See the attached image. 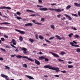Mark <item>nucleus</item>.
I'll return each mask as SVG.
<instances>
[{
  "instance_id": "1",
  "label": "nucleus",
  "mask_w": 80,
  "mask_h": 80,
  "mask_svg": "<svg viewBox=\"0 0 80 80\" xmlns=\"http://www.w3.org/2000/svg\"><path fill=\"white\" fill-rule=\"evenodd\" d=\"M44 68H49L50 70H56V72H58L59 71V68L52 67L50 65H47L44 66Z\"/></svg>"
},
{
  "instance_id": "2",
  "label": "nucleus",
  "mask_w": 80,
  "mask_h": 80,
  "mask_svg": "<svg viewBox=\"0 0 80 80\" xmlns=\"http://www.w3.org/2000/svg\"><path fill=\"white\" fill-rule=\"evenodd\" d=\"M37 6L38 7L40 8L39 9L40 10H41V11H46L47 10H48V8H42L43 7L42 6H40L38 5H37Z\"/></svg>"
},
{
  "instance_id": "3",
  "label": "nucleus",
  "mask_w": 80,
  "mask_h": 80,
  "mask_svg": "<svg viewBox=\"0 0 80 80\" xmlns=\"http://www.w3.org/2000/svg\"><path fill=\"white\" fill-rule=\"evenodd\" d=\"M16 57H17V58H27L28 60H33L32 59L28 58V57H27L22 56L20 55L17 56Z\"/></svg>"
},
{
  "instance_id": "4",
  "label": "nucleus",
  "mask_w": 80,
  "mask_h": 80,
  "mask_svg": "<svg viewBox=\"0 0 80 80\" xmlns=\"http://www.w3.org/2000/svg\"><path fill=\"white\" fill-rule=\"evenodd\" d=\"M1 75L3 78H5V79L7 80H10V79L8 78V76L6 75L3 74H1Z\"/></svg>"
},
{
  "instance_id": "5",
  "label": "nucleus",
  "mask_w": 80,
  "mask_h": 80,
  "mask_svg": "<svg viewBox=\"0 0 80 80\" xmlns=\"http://www.w3.org/2000/svg\"><path fill=\"white\" fill-rule=\"evenodd\" d=\"M0 9H8V10H11V8L9 7H5V6L1 7Z\"/></svg>"
},
{
  "instance_id": "6",
  "label": "nucleus",
  "mask_w": 80,
  "mask_h": 80,
  "mask_svg": "<svg viewBox=\"0 0 80 80\" xmlns=\"http://www.w3.org/2000/svg\"><path fill=\"white\" fill-rule=\"evenodd\" d=\"M49 53H51V54L53 55V56L55 57H59V56H58V54H55L54 53H53L51 52H50Z\"/></svg>"
},
{
  "instance_id": "7",
  "label": "nucleus",
  "mask_w": 80,
  "mask_h": 80,
  "mask_svg": "<svg viewBox=\"0 0 80 80\" xmlns=\"http://www.w3.org/2000/svg\"><path fill=\"white\" fill-rule=\"evenodd\" d=\"M15 31H16V32H19V33H21V34H25V32L24 31H20L18 29H15Z\"/></svg>"
},
{
  "instance_id": "8",
  "label": "nucleus",
  "mask_w": 80,
  "mask_h": 80,
  "mask_svg": "<svg viewBox=\"0 0 80 80\" xmlns=\"http://www.w3.org/2000/svg\"><path fill=\"white\" fill-rule=\"evenodd\" d=\"M39 60H43V59H45V60H48V59L45 58L43 56H41L39 57Z\"/></svg>"
},
{
  "instance_id": "9",
  "label": "nucleus",
  "mask_w": 80,
  "mask_h": 80,
  "mask_svg": "<svg viewBox=\"0 0 80 80\" xmlns=\"http://www.w3.org/2000/svg\"><path fill=\"white\" fill-rule=\"evenodd\" d=\"M64 15L66 17H68L69 20H72V17H70V16L68 15L65 14Z\"/></svg>"
},
{
  "instance_id": "10",
  "label": "nucleus",
  "mask_w": 80,
  "mask_h": 80,
  "mask_svg": "<svg viewBox=\"0 0 80 80\" xmlns=\"http://www.w3.org/2000/svg\"><path fill=\"white\" fill-rule=\"evenodd\" d=\"M25 26H31V27H32L33 26V24H32V23H26L25 24Z\"/></svg>"
},
{
  "instance_id": "11",
  "label": "nucleus",
  "mask_w": 80,
  "mask_h": 80,
  "mask_svg": "<svg viewBox=\"0 0 80 80\" xmlns=\"http://www.w3.org/2000/svg\"><path fill=\"white\" fill-rule=\"evenodd\" d=\"M55 10L56 12H62V11H63V10H64V9H62V10H60L59 9H55Z\"/></svg>"
},
{
  "instance_id": "12",
  "label": "nucleus",
  "mask_w": 80,
  "mask_h": 80,
  "mask_svg": "<svg viewBox=\"0 0 80 80\" xmlns=\"http://www.w3.org/2000/svg\"><path fill=\"white\" fill-rule=\"evenodd\" d=\"M32 22L33 23H35V24H36V25H42V23H39L38 22H36L35 20H33Z\"/></svg>"
},
{
  "instance_id": "13",
  "label": "nucleus",
  "mask_w": 80,
  "mask_h": 80,
  "mask_svg": "<svg viewBox=\"0 0 80 80\" xmlns=\"http://www.w3.org/2000/svg\"><path fill=\"white\" fill-rule=\"evenodd\" d=\"M26 76L29 79H31V80H33L34 78L32 77V76H29L28 75H26Z\"/></svg>"
},
{
  "instance_id": "14",
  "label": "nucleus",
  "mask_w": 80,
  "mask_h": 80,
  "mask_svg": "<svg viewBox=\"0 0 80 80\" xmlns=\"http://www.w3.org/2000/svg\"><path fill=\"white\" fill-rule=\"evenodd\" d=\"M10 24V23H9L7 22H5L4 23H0V25H8Z\"/></svg>"
},
{
  "instance_id": "15",
  "label": "nucleus",
  "mask_w": 80,
  "mask_h": 80,
  "mask_svg": "<svg viewBox=\"0 0 80 80\" xmlns=\"http://www.w3.org/2000/svg\"><path fill=\"white\" fill-rule=\"evenodd\" d=\"M35 62L37 65H40V62L38 60H35Z\"/></svg>"
},
{
  "instance_id": "16",
  "label": "nucleus",
  "mask_w": 80,
  "mask_h": 80,
  "mask_svg": "<svg viewBox=\"0 0 80 80\" xmlns=\"http://www.w3.org/2000/svg\"><path fill=\"white\" fill-rule=\"evenodd\" d=\"M12 41L13 43V45H16V41H15V39H12Z\"/></svg>"
},
{
  "instance_id": "17",
  "label": "nucleus",
  "mask_w": 80,
  "mask_h": 80,
  "mask_svg": "<svg viewBox=\"0 0 80 80\" xmlns=\"http://www.w3.org/2000/svg\"><path fill=\"white\" fill-rule=\"evenodd\" d=\"M26 11L28 13H29V12H30L31 13H34V12L33 11L28 9Z\"/></svg>"
},
{
  "instance_id": "18",
  "label": "nucleus",
  "mask_w": 80,
  "mask_h": 80,
  "mask_svg": "<svg viewBox=\"0 0 80 80\" xmlns=\"http://www.w3.org/2000/svg\"><path fill=\"white\" fill-rule=\"evenodd\" d=\"M56 37H57V39H58L59 40H62V38L60 37L58 35H56Z\"/></svg>"
},
{
  "instance_id": "19",
  "label": "nucleus",
  "mask_w": 80,
  "mask_h": 80,
  "mask_svg": "<svg viewBox=\"0 0 80 80\" xmlns=\"http://www.w3.org/2000/svg\"><path fill=\"white\" fill-rule=\"evenodd\" d=\"M74 4L75 5H76V6H77V7H80V3L79 4H78V3H75Z\"/></svg>"
},
{
  "instance_id": "20",
  "label": "nucleus",
  "mask_w": 80,
  "mask_h": 80,
  "mask_svg": "<svg viewBox=\"0 0 80 80\" xmlns=\"http://www.w3.org/2000/svg\"><path fill=\"white\" fill-rule=\"evenodd\" d=\"M22 66L25 68H27V67H28V65L26 64H22Z\"/></svg>"
},
{
  "instance_id": "21",
  "label": "nucleus",
  "mask_w": 80,
  "mask_h": 80,
  "mask_svg": "<svg viewBox=\"0 0 80 80\" xmlns=\"http://www.w3.org/2000/svg\"><path fill=\"white\" fill-rule=\"evenodd\" d=\"M19 39L20 42H22V41H23V38H22V37L21 36L19 37Z\"/></svg>"
},
{
  "instance_id": "22",
  "label": "nucleus",
  "mask_w": 80,
  "mask_h": 80,
  "mask_svg": "<svg viewBox=\"0 0 80 80\" xmlns=\"http://www.w3.org/2000/svg\"><path fill=\"white\" fill-rule=\"evenodd\" d=\"M72 46V47H80V46H79V45H73Z\"/></svg>"
},
{
  "instance_id": "23",
  "label": "nucleus",
  "mask_w": 80,
  "mask_h": 80,
  "mask_svg": "<svg viewBox=\"0 0 80 80\" xmlns=\"http://www.w3.org/2000/svg\"><path fill=\"white\" fill-rule=\"evenodd\" d=\"M68 68H73V66H72V65H68Z\"/></svg>"
},
{
  "instance_id": "24",
  "label": "nucleus",
  "mask_w": 80,
  "mask_h": 80,
  "mask_svg": "<svg viewBox=\"0 0 80 80\" xmlns=\"http://www.w3.org/2000/svg\"><path fill=\"white\" fill-rule=\"evenodd\" d=\"M71 15L73 16H74V17H78V15L77 14L72 13L71 14Z\"/></svg>"
},
{
  "instance_id": "25",
  "label": "nucleus",
  "mask_w": 80,
  "mask_h": 80,
  "mask_svg": "<svg viewBox=\"0 0 80 80\" xmlns=\"http://www.w3.org/2000/svg\"><path fill=\"white\" fill-rule=\"evenodd\" d=\"M72 35H73V34L72 33H70L68 35V37H70V38H72Z\"/></svg>"
},
{
  "instance_id": "26",
  "label": "nucleus",
  "mask_w": 80,
  "mask_h": 80,
  "mask_svg": "<svg viewBox=\"0 0 80 80\" xmlns=\"http://www.w3.org/2000/svg\"><path fill=\"white\" fill-rule=\"evenodd\" d=\"M50 26L51 28H52L53 30H54V29H55V26H54L53 25H51Z\"/></svg>"
},
{
  "instance_id": "27",
  "label": "nucleus",
  "mask_w": 80,
  "mask_h": 80,
  "mask_svg": "<svg viewBox=\"0 0 80 80\" xmlns=\"http://www.w3.org/2000/svg\"><path fill=\"white\" fill-rule=\"evenodd\" d=\"M30 42L31 43H33V42H34V40H33V39H30L29 40Z\"/></svg>"
},
{
  "instance_id": "28",
  "label": "nucleus",
  "mask_w": 80,
  "mask_h": 80,
  "mask_svg": "<svg viewBox=\"0 0 80 80\" xmlns=\"http://www.w3.org/2000/svg\"><path fill=\"white\" fill-rule=\"evenodd\" d=\"M21 50H23V51H25L26 50H27V49H26V48H21Z\"/></svg>"
},
{
  "instance_id": "29",
  "label": "nucleus",
  "mask_w": 80,
  "mask_h": 80,
  "mask_svg": "<svg viewBox=\"0 0 80 80\" xmlns=\"http://www.w3.org/2000/svg\"><path fill=\"white\" fill-rule=\"evenodd\" d=\"M71 8V6L70 5H68V6L66 7V9L67 10H68V9H69V8Z\"/></svg>"
},
{
  "instance_id": "30",
  "label": "nucleus",
  "mask_w": 80,
  "mask_h": 80,
  "mask_svg": "<svg viewBox=\"0 0 80 80\" xmlns=\"http://www.w3.org/2000/svg\"><path fill=\"white\" fill-rule=\"evenodd\" d=\"M39 38H40V39H41V40H42L44 38L43 37V36L41 35H39Z\"/></svg>"
},
{
  "instance_id": "31",
  "label": "nucleus",
  "mask_w": 80,
  "mask_h": 80,
  "mask_svg": "<svg viewBox=\"0 0 80 80\" xmlns=\"http://www.w3.org/2000/svg\"><path fill=\"white\" fill-rule=\"evenodd\" d=\"M76 51L78 53H80V48H77V50H76Z\"/></svg>"
},
{
  "instance_id": "32",
  "label": "nucleus",
  "mask_w": 80,
  "mask_h": 80,
  "mask_svg": "<svg viewBox=\"0 0 80 80\" xmlns=\"http://www.w3.org/2000/svg\"><path fill=\"white\" fill-rule=\"evenodd\" d=\"M60 54H61V55H63L64 54H65V53L63 52H61Z\"/></svg>"
},
{
  "instance_id": "33",
  "label": "nucleus",
  "mask_w": 80,
  "mask_h": 80,
  "mask_svg": "<svg viewBox=\"0 0 80 80\" xmlns=\"http://www.w3.org/2000/svg\"><path fill=\"white\" fill-rule=\"evenodd\" d=\"M0 50H2V51L4 52H6V50H5V49H3L2 48H1Z\"/></svg>"
},
{
  "instance_id": "34",
  "label": "nucleus",
  "mask_w": 80,
  "mask_h": 80,
  "mask_svg": "<svg viewBox=\"0 0 80 80\" xmlns=\"http://www.w3.org/2000/svg\"><path fill=\"white\" fill-rule=\"evenodd\" d=\"M74 37L75 38H78L79 37V36L77 34H75V35L74 36Z\"/></svg>"
},
{
  "instance_id": "35",
  "label": "nucleus",
  "mask_w": 80,
  "mask_h": 80,
  "mask_svg": "<svg viewBox=\"0 0 80 80\" xmlns=\"http://www.w3.org/2000/svg\"><path fill=\"white\" fill-rule=\"evenodd\" d=\"M35 36H36V39H37V40H38V34H36L35 35Z\"/></svg>"
},
{
  "instance_id": "36",
  "label": "nucleus",
  "mask_w": 80,
  "mask_h": 80,
  "mask_svg": "<svg viewBox=\"0 0 80 80\" xmlns=\"http://www.w3.org/2000/svg\"><path fill=\"white\" fill-rule=\"evenodd\" d=\"M48 9V10H52V11L55 10V9L49 8Z\"/></svg>"
},
{
  "instance_id": "37",
  "label": "nucleus",
  "mask_w": 80,
  "mask_h": 80,
  "mask_svg": "<svg viewBox=\"0 0 80 80\" xmlns=\"http://www.w3.org/2000/svg\"><path fill=\"white\" fill-rule=\"evenodd\" d=\"M71 28L72 29H73V30H77V28H76L75 27L73 28V27H72Z\"/></svg>"
},
{
  "instance_id": "38",
  "label": "nucleus",
  "mask_w": 80,
  "mask_h": 80,
  "mask_svg": "<svg viewBox=\"0 0 80 80\" xmlns=\"http://www.w3.org/2000/svg\"><path fill=\"white\" fill-rule=\"evenodd\" d=\"M10 45L12 46V47H13V48H17V47L14 46V45H13L12 44H10Z\"/></svg>"
},
{
  "instance_id": "39",
  "label": "nucleus",
  "mask_w": 80,
  "mask_h": 80,
  "mask_svg": "<svg viewBox=\"0 0 80 80\" xmlns=\"http://www.w3.org/2000/svg\"><path fill=\"white\" fill-rule=\"evenodd\" d=\"M16 18L18 19V20H22V18L21 17H17Z\"/></svg>"
},
{
  "instance_id": "40",
  "label": "nucleus",
  "mask_w": 80,
  "mask_h": 80,
  "mask_svg": "<svg viewBox=\"0 0 80 80\" xmlns=\"http://www.w3.org/2000/svg\"><path fill=\"white\" fill-rule=\"evenodd\" d=\"M5 67H6V69H8V70H10V68L9 67L7 66H6Z\"/></svg>"
},
{
  "instance_id": "41",
  "label": "nucleus",
  "mask_w": 80,
  "mask_h": 80,
  "mask_svg": "<svg viewBox=\"0 0 80 80\" xmlns=\"http://www.w3.org/2000/svg\"><path fill=\"white\" fill-rule=\"evenodd\" d=\"M54 38V37H52L49 38V40H52V39H53Z\"/></svg>"
},
{
  "instance_id": "42",
  "label": "nucleus",
  "mask_w": 80,
  "mask_h": 80,
  "mask_svg": "<svg viewBox=\"0 0 80 80\" xmlns=\"http://www.w3.org/2000/svg\"><path fill=\"white\" fill-rule=\"evenodd\" d=\"M16 54L12 55L11 56V57H14L15 56H16Z\"/></svg>"
},
{
  "instance_id": "43",
  "label": "nucleus",
  "mask_w": 80,
  "mask_h": 80,
  "mask_svg": "<svg viewBox=\"0 0 80 80\" xmlns=\"http://www.w3.org/2000/svg\"><path fill=\"white\" fill-rule=\"evenodd\" d=\"M23 53H24V54H25V55H27V51H23Z\"/></svg>"
},
{
  "instance_id": "44",
  "label": "nucleus",
  "mask_w": 80,
  "mask_h": 80,
  "mask_svg": "<svg viewBox=\"0 0 80 80\" xmlns=\"http://www.w3.org/2000/svg\"><path fill=\"white\" fill-rule=\"evenodd\" d=\"M1 40L2 41V42L5 41V39L3 38H1Z\"/></svg>"
},
{
  "instance_id": "45",
  "label": "nucleus",
  "mask_w": 80,
  "mask_h": 80,
  "mask_svg": "<svg viewBox=\"0 0 80 80\" xmlns=\"http://www.w3.org/2000/svg\"><path fill=\"white\" fill-rule=\"evenodd\" d=\"M17 15H21V13L19 12H17Z\"/></svg>"
},
{
  "instance_id": "46",
  "label": "nucleus",
  "mask_w": 80,
  "mask_h": 80,
  "mask_svg": "<svg viewBox=\"0 0 80 80\" xmlns=\"http://www.w3.org/2000/svg\"><path fill=\"white\" fill-rule=\"evenodd\" d=\"M36 14H31L30 15V16L31 17H34V16H36Z\"/></svg>"
},
{
  "instance_id": "47",
  "label": "nucleus",
  "mask_w": 80,
  "mask_h": 80,
  "mask_svg": "<svg viewBox=\"0 0 80 80\" xmlns=\"http://www.w3.org/2000/svg\"><path fill=\"white\" fill-rule=\"evenodd\" d=\"M44 20H45V19H44V18H41V21H42V22H43V21H44Z\"/></svg>"
},
{
  "instance_id": "48",
  "label": "nucleus",
  "mask_w": 80,
  "mask_h": 80,
  "mask_svg": "<svg viewBox=\"0 0 80 80\" xmlns=\"http://www.w3.org/2000/svg\"><path fill=\"white\" fill-rule=\"evenodd\" d=\"M61 72L62 73H66V71H62Z\"/></svg>"
},
{
  "instance_id": "49",
  "label": "nucleus",
  "mask_w": 80,
  "mask_h": 80,
  "mask_svg": "<svg viewBox=\"0 0 80 80\" xmlns=\"http://www.w3.org/2000/svg\"><path fill=\"white\" fill-rule=\"evenodd\" d=\"M4 37H5V38H7L8 37V36L6 35H4Z\"/></svg>"
},
{
  "instance_id": "50",
  "label": "nucleus",
  "mask_w": 80,
  "mask_h": 80,
  "mask_svg": "<svg viewBox=\"0 0 80 80\" xmlns=\"http://www.w3.org/2000/svg\"><path fill=\"white\" fill-rule=\"evenodd\" d=\"M54 77H60V76L58 75H55L54 76Z\"/></svg>"
},
{
  "instance_id": "51",
  "label": "nucleus",
  "mask_w": 80,
  "mask_h": 80,
  "mask_svg": "<svg viewBox=\"0 0 80 80\" xmlns=\"http://www.w3.org/2000/svg\"><path fill=\"white\" fill-rule=\"evenodd\" d=\"M45 40L47 42H49V43H50V42L48 40L46 39H45Z\"/></svg>"
},
{
  "instance_id": "52",
  "label": "nucleus",
  "mask_w": 80,
  "mask_h": 80,
  "mask_svg": "<svg viewBox=\"0 0 80 80\" xmlns=\"http://www.w3.org/2000/svg\"><path fill=\"white\" fill-rule=\"evenodd\" d=\"M7 48H10V47L8 46H7L6 47Z\"/></svg>"
},
{
  "instance_id": "53",
  "label": "nucleus",
  "mask_w": 80,
  "mask_h": 80,
  "mask_svg": "<svg viewBox=\"0 0 80 80\" xmlns=\"http://www.w3.org/2000/svg\"><path fill=\"white\" fill-rule=\"evenodd\" d=\"M3 27H0V29L1 30H2V29H3Z\"/></svg>"
},
{
  "instance_id": "54",
  "label": "nucleus",
  "mask_w": 80,
  "mask_h": 80,
  "mask_svg": "<svg viewBox=\"0 0 80 80\" xmlns=\"http://www.w3.org/2000/svg\"><path fill=\"white\" fill-rule=\"evenodd\" d=\"M38 2L39 3H42V0H38Z\"/></svg>"
},
{
  "instance_id": "55",
  "label": "nucleus",
  "mask_w": 80,
  "mask_h": 80,
  "mask_svg": "<svg viewBox=\"0 0 80 80\" xmlns=\"http://www.w3.org/2000/svg\"><path fill=\"white\" fill-rule=\"evenodd\" d=\"M15 52H18V51H19L18 50V48H17L16 50H15Z\"/></svg>"
},
{
  "instance_id": "56",
  "label": "nucleus",
  "mask_w": 80,
  "mask_h": 80,
  "mask_svg": "<svg viewBox=\"0 0 80 80\" xmlns=\"http://www.w3.org/2000/svg\"><path fill=\"white\" fill-rule=\"evenodd\" d=\"M70 44L71 45H73V44H74V43L73 42H70Z\"/></svg>"
},
{
  "instance_id": "57",
  "label": "nucleus",
  "mask_w": 80,
  "mask_h": 80,
  "mask_svg": "<svg viewBox=\"0 0 80 80\" xmlns=\"http://www.w3.org/2000/svg\"><path fill=\"white\" fill-rule=\"evenodd\" d=\"M61 16V14H59V15H58L57 16V17H58V18H59V17H60Z\"/></svg>"
},
{
  "instance_id": "58",
  "label": "nucleus",
  "mask_w": 80,
  "mask_h": 80,
  "mask_svg": "<svg viewBox=\"0 0 80 80\" xmlns=\"http://www.w3.org/2000/svg\"><path fill=\"white\" fill-rule=\"evenodd\" d=\"M73 43H75V44H77V42H76L75 41H73Z\"/></svg>"
},
{
  "instance_id": "59",
  "label": "nucleus",
  "mask_w": 80,
  "mask_h": 80,
  "mask_svg": "<svg viewBox=\"0 0 80 80\" xmlns=\"http://www.w3.org/2000/svg\"><path fill=\"white\" fill-rule=\"evenodd\" d=\"M3 17H4V18H8V17H7V16L4 15L3 16Z\"/></svg>"
},
{
  "instance_id": "60",
  "label": "nucleus",
  "mask_w": 80,
  "mask_h": 80,
  "mask_svg": "<svg viewBox=\"0 0 80 80\" xmlns=\"http://www.w3.org/2000/svg\"><path fill=\"white\" fill-rule=\"evenodd\" d=\"M51 5L52 6L56 5V3L52 4Z\"/></svg>"
},
{
  "instance_id": "61",
  "label": "nucleus",
  "mask_w": 80,
  "mask_h": 80,
  "mask_svg": "<svg viewBox=\"0 0 80 80\" xmlns=\"http://www.w3.org/2000/svg\"><path fill=\"white\" fill-rule=\"evenodd\" d=\"M78 15L80 16V11L78 12Z\"/></svg>"
},
{
  "instance_id": "62",
  "label": "nucleus",
  "mask_w": 80,
  "mask_h": 80,
  "mask_svg": "<svg viewBox=\"0 0 80 80\" xmlns=\"http://www.w3.org/2000/svg\"><path fill=\"white\" fill-rule=\"evenodd\" d=\"M68 63H69V64H71V63H72V62H69Z\"/></svg>"
},
{
  "instance_id": "63",
  "label": "nucleus",
  "mask_w": 80,
  "mask_h": 80,
  "mask_svg": "<svg viewBox=\"0 0 80 80\" xmlns=\"http://www.w3.org/2000/svg\"><path fill=\"white\" fill-rule=\"evenodd\" d=\"M61 20H65V18L63 17V18H61Z\"/></svg>"
},
{
  "instance_id": "64",
  "label": "nucleus",
  "mask_w": 80,
  "mask_h": 80,
  "mask_svg": "<svg viewBox=\"0 0 80 80\" xmlns=\"http://www.w3.org/2000/svg\"><path fill=\"white\" fill-rule=\"evenodd\" d=\"M0 60H3V58H0Z\"/></svg>"
}]
</instances>
